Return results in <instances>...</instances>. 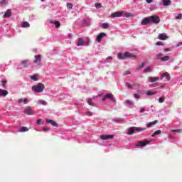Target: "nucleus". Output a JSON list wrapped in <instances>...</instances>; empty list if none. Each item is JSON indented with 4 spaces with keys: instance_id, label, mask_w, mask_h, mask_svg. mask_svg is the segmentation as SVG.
<instances>
[{
    "instance_id": "f257e3e1",
    "label": "nucleus",
    "mask_w": 182,
    "mask_h": 182,
    "mask_svg": "<svg viewBox=\"0 0 182 182\" xmlns=\"http://www.w3.org/2000/svg\"><path fill=\"white\" fill-rule=\"evenodd\" d=\"M122 15H124L125 18H130L131 16H133V14L127 13L126 11H122L112 13L110 15V18H120Z\"/></svg>"
},
{
    "instance_id": "f03ea898",
    "label": "nucleus",
    "mask_w": 182,
    "mask_h": 182,
    "mask_svg": "<svg viewBox=\"0 0 182 182\" xmlns=\"http://www.w3.org/2000/svg\"><path fill=\"white\" fill-rule=\"evenodd\" d=\"M31 89L33 92H35L36 93H42V92L45 90V85L40 82L36 85H33Z\"/></svg>"
},
{
    "instance_id": "7ed1b4c3",
    "label": "nucleus",
    "mask_w": 182,
    "mask_h": 182,
    "mask_svg": "<svg viewBox=\"0 0 182 182\" xmlns=\"http://www.w3.org/2000/svg\"><path fill=\"white\" fill-rule=\"evenodd\" d=\"M117 57H118V59H121V60L127 59V58H134V59H136V55L129 52H127L125 53H118Z\"/></svg>"
},
{
    "instance_id": "20e7f679",
    "label": "nucleus",
    "mask_w": 182,
    "mask_h": 182,
    "mask_svg": "<svg viewBox=\"0 0 182 182\" xmlns=\"http://www.w3.org/2000/svg\"><path fill=\"white\" fill-rule=\"evenodd\" d=\"M146 130V128H141V127H132L128 129L127 134L129 136H132V134H134V132H144Z\"/></svg>"
},
{
    "instance_id": "39448f33",
    "label": "nucleus",
    "mask_w": 182,
    "mask_h": 182,
    "mask_svg": "<svg viewBox=\"0 0 182 182\" xmlns=\"http://www.w3.org/2000/svg\"><path fill=\"white\" fill-rule=\"evenodd\" d=\"M149 20L151 23H160V16L157 15L150 16Z\"/></svg>"
},
{
    "instance_id": "423d86ee",
    "label": "nucleus",
    "mask_w": 182,
    "mask_h": 182,
    "mask_svg": "<svg viewBox=\"0 0 182 182\" xmlns=\"http://www.w3.org/2000/svg\"><path fill=\"white\" fill-rule=\"evenodd\" d=\"M150 141H151V140L138 141L136 146V147H144V146H147V144H150Z\"/></svg>"
},
{
    "instance_id": "0eeeda50",
    "label": "nucleus",
    "mask_w": 182,
    "mask_h": 182,
    "mask_svg": "<svg viewBox=\"0 0 182 182\" xmlns=\"http://www.w3.org/2000/svg\"><path fill=\"white\" fill-rule=\"evenodd\" d=\"M86 45V41L82 38H79L77 41V46H85Z\"/></svg>"
},
{
    "instance_id": "6e6552de",
    "label": "nucleus",
    "mask_w": 182,
    "mask_h": 182,
    "mask_svg": "<svg viewBox=\"0 0 182 182\" xmlns=\"http://www.w3.org/2000/svg\"><path fill=\"white\" fill-rule=\"evenodd\" d=\"M106 99H110L112 102H114V98H113V95L112 94H107L105 97L102 98V102H105Z\"/></svg>"
},
{
    "instance_id": "1a4fd4ad",
    "label": "nucleus",
    "mask_w": 182,
    "mask_h": 182,
    "mask_svg": "<svg viewBox=\"0 0 182 182\" xmlns=\"http://www.w3.org/2000/svg\"><path fill=\"white\" fill-rule=\"evenodd\" d=\"M113 137H114L113 135H101L100 139H101V140H109L113 139Z\"/></svg>"
},
{
    "instance_id": "9d476101",
    "label": "nucleus",
    "mask_w": 182,
    "mask_h": 182,
    "mask_svg": "<svg viewBox=\"0 0 182 182\" xmlns=\"http://www.w3.org/2000/svg\"><path fill=\"white\" fill-rule=\"evenodd\" d=\"M158 38L160 41H167V39H168V36L164 33L159 34Z\"/></svg>"
},
{
    "instance_id": "9b49d317",
    "label": "nucleus",
    "mask_w": 182,
    "mask_h": 182,
    "mask_svg": "<svg viewBox=\"0 0 182 182\" xmlns=\"http://www.w3.org/2000/svg\"><path fill=\"white\" fill-rule=\"evenodd\" d=\"M105 36H106L105 33H100L96 38L97 42H102V39H103Z\"/></svg>"
},
{
    "instance_id": "f8f14e48",
    "label": "nucleus",
    "mask_w": 182,
    "mask_h": 182,
    "mask_svg": "<svg viewBox=\"0 0 182 182\" xmlns=\"http://www.w3.org/2000/svg\"><path fill=\"white\" fill-rule=\"evenodd\" d=\"M23 113H26V114L32 115L33 114L32 108L31 107H27L23 111Z\"/></svg>"
},
{
    "instance_id": "ddd939ff",
    "label": "nucleus",
    "mask_w": 182,
    "mask_h": 182,
    "mask_svg": "<svg viewBox=\"0 0 182 182\" xmlns=\"http://www.w3.org/2000/svg\"><path fill=\"white\" fill-rule=\"evenodd\" d=\"M141 25H149V23H151L150 21V17H146L144 18L141 22Z\"/></svg>"
},
{
    "instance_id": "4468645a",
    "label": "nucleus",
    "mask_w": 182,
    "mask_h": 182,
    "mask_svg": "<svg viewBox=\"0 0 182 182\" xmlns=\"http://www.w3.org/2000/svg\"><path fill=\"white\" fill-rule=\"evenodd\" d=\"M160 80L159 77H149V83H154V82H157Z\"/></svg>"
},
{
    "instance_id": "2eb2a0df",
    "label": "nucleus",
    "mask_w": 182,
    "mask_h": 182,
    "mask_svg": "<svg viewBox=\"0 0 182 182\" xmlns=\"http://www.w3.org/2000/svg\"><path fill=\"white\" fill-rule=\"evenodd\" d=\"M41 60H42V55H35V59L33 60V63H38V62H41Z\"/></svg>"
},
{
    "instance_id": "dca6fc26",
    "label": "nucleus",
    "mask_w": 182,
    "mask_h": 182,
    "mask_svg": "<svg viewBox=\"0 0 182 182\" xmlns=\"http://www.w3.org/2000/svg\"><path fill=\"white\" fill-rule=\"evenodd\" d=\"M12 15V11H11V9H8L4 15V18H10V16Z\"/></svg>"
},
{
    "instance_id": "f3484780",
    "label": "nucleus",
    "mask_w": 182,
    "mask_h": 182,
    "mask_svg": "<svg viewBox=\"0 0 182 182\" xmlns=\"http://www.w3.org/2000/svg\"><path fill=\"white\" fill-rule=\"evenodd\" d=\"M158 60H161L162 62H167V60H170V57L169 56H164L161 58H158Z\"/></svg>"
},
{
    "instance_id": "a211bd4d",
    "label": "nucleus",
    "mask_w": 182,
    "mask_h": 182,
    "mask_svg": "<svg viewBox=\"0 0 182 182\" xmlns=\"http://www.w3.org/2000/svg\"><path fill=\"white\" fill-rule=\"evenodd\" d=\"M162 77H165V80H170V74L168 73H164L162 74Z\"/></svg>"
},
{
    "instance_id": "6ab92c4d",
    "label": "nucleus",
    "mask_w": 182,
    "mask_h": 182,
    "mask_svg": "<svg viewBox=\"0 0 182 182\" xmlns=\"http://www.w3.org/2000/svg\"><path fill=\"white\" fill-rule=\"evenodd\" d=\"M164 6H168L171 4V0H162Z\"/></svg>"
},
{
    "instance_id": "aec40b11",
    "label": "nucleus",
    "mask_w": 182,
    "mask_h": 182,
    "mask_svg": "<svg viewBox=\"0 0 182 182\" xmlns=\"http://www.w3.org/2000/svg\"><path fill=\"white\" fill-rule=\"evenodd\" d=\"M8 95V91L5 90L0 89V97L1 96H6Z\"/></svg>"
},
{
    "instance_id": "412c9836",
    "label": "nucleus",
    "mask_w": 182,
    "mask_h": 182,
    "mask_svg": "<svg viewBox=\"0 0 182 182\" xmlns=\"http://www.w3.org/2000/svg\"><path fill=\"white\" fill-rule=\"evenodd\" d=\"M22 28H29L31 25L27 21H23L21 24Z\"/></svg>"
},
{
    "instance_id": "4be33fe9",
    "label": "nucleus",
    "mask_w": 182,
    "mask_h": 182,
    "mask_svg": "<svg viewBox=\"0 0 182 182\" xmlns=\"http://www.w3.org/2000/svg\"><path fill=\"white\" fill-rule=\"evenodd\" d=\"M157 124V120L153 121L151 122H149L146 124L147 127L150 128L151 126H154V124Z\"/></svg>"
},
{
    "instance_id": "5701e85b",
    "label": "nucleus",
    "mask_w": 182,
    "mask_h": 182,
    "mask_svg": "<svg viewBox=\"0 0 182 182\" xmlns=\"http://www.w3.org/2000/svg\"><path fill=\"white\" fill-rule=\"evenodd\" d=\"M28 131H29V128L25 127H21V128L19 129L20 133H23V132H28Z\"/></svg>"
},
{
    "instance_id": "b1692460",
    "label": "nucleus",
    "mask_w": 182,
    "mask_h": 182,
    "mask_svg": "<svg viewBox=\"0 0 182 182\" xmlns=\"http://www.w3.org/2000/svg\"><path fill=\"white\" fill-rule=\"evenodd\" d=\"M150 72H153V68H151V67H147L144 70V73H149Z\"/></svg>"
},
{
    "instance_id": "393cba45",
    "label": "nucleus",
    "mask_w": 182,
    "mask_h": 182,
    "mask_svg": "<svg viewBox=\"0 0 182 182\" xmlns=\"http://www.w3.org/2000/svg\"><path fill=\"white\" fill-rule=\"evenodd\" d=\"M159 134H161V130H160V129L156 131V132L151 135V137H156V136H159Z\"/></svg>"
},
{
    "instance_id": "a878e982",
    "label": "nucleus",
    "mask_w": 182,
    "mask_h": 182,
    "mask_svg": "<svg viewBox=\"0 0 182 182\" xmlns=\"http://www.w3.org/2000/svg\"><path fill=\"white\" fill-rule=\"evenodd\" d=\"M21 63H22L23 68H28V65L29 63V61L28 60H25L22 61Z\"/></svg>"
},
{
    "instance_id": "bb28decb",
    "label": "nucleus",
    "mask_w": 182,
    "mask_h": 182,
    "mask_svg": "<svg viewBox=\"0 0 182 182\" xmlns=\"http://www.w3.org/2000/svg\"><path fill=\"white\" fill-rule=\"evenodd\" d=\"M43 122H45V120L43 119H39L37 120L36 124H38V126L43 124Z\"/></svg>"
},
{
    "instance_id": "cd10ccee",
    "label": "nucleus",
    "mask_w": 182,
    "mask_h": 182,
    "mask_svg": "<svg viewBox=\"0 0 182 182\" xmlns=\"http://www.w3.org/2000/svg\"><path fill=\"white\" fill-rule=\"evenodd\" d=\"M156 93L157 92L154 91H150V90L146 92L147 96H152V95H156Z\"/></svg>"
},
{
    "instance_id": "c85d7f7f",
    "label": "nucleus",
    "mask_w": 182,
    "mask_h": 182,
    "mask_svg": "<svg viewBox=\"0 0 182 182\" xmlns=\"http://www.w3.org/2000/svg\"><path fill=\"white\" fill-rule=\"evenodd\" d=\"M39 105H43V106H46L48 105V102L45 100H38Z\"/></svg>"
},
{
    "instance_id": "c756f323",
    "label": "nucleus",
    "mask_w": 182,
    "mask_h": 182,
    "mask_svg": "<svg viewBox=\"0 0 182 182\" xmlns=\"http://www.w3.org/2000/svg\"><path fill=\"white\" fill-rule=\"evenodd\" d=\"M144 66H146V63H142L141 65L138 66L137 70H140L143 69V68H144Z\"/></svg>"
},
{
    "instance_id": "7c9ffc66",
    "label": "nucleus",
    "mask_w": 182,
    "mask_h": 182,
    "mask_svg": "<svg viewBox=\"0 0 182 182\" xmlns=\"http://www.w3.org/2000/svg\"><path fill=\"white\" fill-rule=\"evenodd\" d=\"M102 28H103V29H107V28H109V23H102Z\"/></svg>"
},
{
    "instance_id": "2f4dec72",
    "label": "nucleus",
    "mask_w": 182,
    "mask_h": 182,
    "mask_svg": "<svg viewBox=\"0 0 182 182\" xmlns=\"http://www.w3.org/2000/svg\"><path fill=\"white\" fill-rule=\"evenodd\" d=\"M171 132H173V133H182V129H171Z\"/></svg>"
},
{
    "instance_id": "473e14b6",
    "label": "nucleus",
    "mask_w": 182,
    "mask_h": 182,
    "mask_svg": "<svg viewBox=\"0 0 182 182\" xmlns=\"http://www.w3.org/2000/svg\"><path fill=\"white\" fill-rule=\"evenodd\" d=\"M1 5H8V0H1L0 1Z\"/></svg>"
},
{
    "instance_id": "72a5a7b5",
    "label": "nucleus",
    "mask_w": 182,
    "mask_h": 182,
    "mask_svg": "<svg viewBox=\"0 0 182 182\" xmlns=\"http://www.w3.org/2000/svg\"><path fill=\"white\" fill-rule=\"evenodd\" d=\"M53 23H54L55 28H60V22L55 21Z\"/></svg>"
},
{
    "instance_id": "f704fd0d",
    "label": "nucleus",
    "mask_w": 182,
    "mask_h": 182,
    "mask_svg": "<svg viewBox=\"0 0 182 182\" xmlns=\"http://www.w3.org/2000/svg\"><path fill=\"white\" fill-rule=\"evenodd\" d=\"M23 102L26 103V102H28V99L27 98H24V99L18 100V103H23Z\"/></svg>"
},
{
    "instance_id": "c9c22d12",
    "label": "nucleus",
    "mask_w": 182,
    "mask_h": 182,
    "mask_svg": "<svg viewBox=\"0 0 182 182\" xmlns=\"http://www.w3.org/2000/svg\"><path fill=\"white\" fill-rule=\"evenodd\" d=\"M31 79L32 80H34V82H36L38 80V77L36 76V75H34L33 76H31Z\"/></svg>"
},
{
    "instance_id": "e433bc0d",
    "label": "nucleus",
    "mask_w": 182,
    "mask_h": 182,
    "mask_svg": "<svg viewBox=\"0 0 182 182\" xmlns=\"http://www.w3.org/2000/svg\"><path fill=\"white\" fill-rule=\"evenodd\" d=\"M95 8L99 9L102 8V4H100V3H95Z\"/></svg>"
},
{
    "instance_id": "4c0bfd02",
    "label": "nucleus",
    "mask_w": 182,
    "mask_h": 182,
    "mask_svg": "<svg viewBox=\"0 0 182 182\" xmlns=\"http://www.w3.org/2000/svg\"><path fill=\"white\" fill-rule=\"evenodd\" d=\"M8 81H6V80H2L1 81V83H2V87L4 88V89H6V85H5V83H6Z\"/></svg>"
},
{
    "instance_id": "58836bf2",
    "label": "nucleus",
    "mask_w": 182,
    "mask_h": 182,
    "mask_svg": "<svg viewBox=\"0 0 182 182\" xmlns=\"http://www.w3.org/2000/svg\"><path fill=\"white\" fill-rule=\"evenodd\" d=\"M67 7L68 9H72L73 8V4H70V3H68L67 4Z\"/></svg>"
},
{
    "instance_id": "ea45409f",
    "label": "nucleus",
    "mask_w": 182,
    "mask_h": 182,
    "mask_svg": "<svg viewBox=\"0 0 182 182\" xmlns=\"http://www.w3.org/2000/svg\"><path fill=\"white\" fill-rule=\"evenodd\" d=\"M156 45L157 46H163V45H164V44L161 41H158V42L156 43Z\"/></svg>"
},
{
    "instance_id": "a19ab883",
    "label": "nucleus",
    "mask_w": 182,
    "mask_h": 182,
    "mask_svg": "<svg viewBox=\"0 0 182 182\" xmlns=\"http://www.w3.org/2000/svg\"><path fill=\"white\" fill-rule=\"evenodd\" d=\"M159 103H164V97H159Z\"/></svg>"
},
{
    "instance_id": "79ce46f5",
    "label": "nucleus",
    "mask_w": 182,
    "mask_h": 182,
    "mask_svg": "<svg viewBox=\"0 0 182 182\" xmlns=\"http://www.w3.org/2000/svg\"><path fill=\"white\" fill-rule=\"evenodd\" d=\"M86 116H92L93 113H92V112L90 111H87V112H85Z\"/></svg>"
},
{
    "instance_id": "37998d69",
    "label": "nucleus",
    "mask_w": 182,
    "mask_h": 182,
    "mask_svg": "<svg viewBox=\"0 0 182 182\" xmlns=\"http://www.w3.org/2000/svg\"><path fill=\"white\" fill-rule=\"evenodd\" d=\"M125 102H126L127 105H133L132 101H130L129 100H127Z\"/></svg>"
},
{
    "instance_id": "c03bdc74",
    "label": "nucleus",
    "mask_w": 182,
    "mask_h": 182,
    "mask_svg": "<svg viewBox=\"0 0 182 182\" xmlns=\"http://www.w3.org/2000/svg\"><path fill=\"white\" fill-rule=\"evenodd\" d=\"M52 126H54V127H58V123L55 121H53V122H51Z\"/></svg>"
},
{
    "instance_id": "a18cd8bd",
    "label": "nucleus",
    "mask_w": 182,
    "mask_h": 182,
    "mask_svg": "<svg viewBox=\"0 0 182 182\" xmlns=\"http://www.w3.org/2000/svg\"><path fill=\"white\" fill-rule=\"evenodd\" d=\"M163 53H159L158 54H156V58L157 59H159V58H162Z\"/></svg>"
},
{
    "instance_id": "49530a36",
    "label": "nucleus",
    "mask_w": 182,
    "mask_h": 182,
    "mask_svg": "<svg viewBox=\"0 0 182 182\" xmlns=\"http://www.w3.org/2000/svg\"><path fill=\"white\" fill-rule=\"evenodd\" d=\"M87 103H88V105H90V106H93V102H92L91 100H88Z\"/></svg>"
},
{
    "instance_id": "de8ad7c7",
    "label": "nucleus",
    "mask_w": 182,
    "mask_h": 182,
    "mask_svg": "<svg viewBox=\"0 0 182 182\" xmlns=\"http://www.w3.org/2000/svg\"><path fill=\"white\" fill-rule=\"evenodd\" d=\"M182 18V14H180L177 16H176V19H181Z\"/></svg>"
},
{
    "instance_id": "09e8293b",
    "label": "nucleus",
    "mask_w": 182,
    "mask_h": 182,
    "mask_svg": "<svg viewBox=\"0 0 182 182\" xmlns=\"http://www.w3.org/2000/svg\"><path fill=\"white\" fill-rule=\"evenodd\" d=\"M134 96L135 99H140V95L139 94H134Z\"/></svg>"
},
{
    "instance_id": "8fccbe9b",
    "label": "nucleus",
    "mask_w": 182,
    "mask_h": 182,
    "mask_svg": "<svg viewBox=\"0 0 182 182\" xmlns=\"http://www.w3.org/2000/svg\"><path fill=\"white\" fill-rule=\"evenodd\" d=\"M53 122V120H52V119H46V123L52 124Z\"/></svg>"
},
{
    "instance_id": "3c124183",
    "label": "nucleus",
    "mask_w": 182,
    "mask_h": 182,
    "mask_svg": "<svg viewBox=\"0 0 182 182\" xmlns=\"http://www.w3.org/2000/svg\"><path fill=\"white\" fill-rule=\"evenodd\" d=\"M43 132H48V131H49V128H48V127H43Z\"/></svg>"
},
{
    "instance_id": "603ef678",
    "label": "nucleus",
    "mask_w": 182,
    "mask_h": 182,
    "mask_svg": "<svg viewBox=\"0 0 182 182\" xmlns=\"http://www.w3.org/2000/svg\"><path fill=\"white\" fill-rule=\"evenodd\" d=\"M146 4H151L153 0H146Z\"/></svg>"
},
{
    "instance_id": "864d4df0",
    "label": "nucleus",
    "mask_w": 182,
    "mask_h": 182,
    "mask_svg": "<svg viewBox=\"0 0 182 182\" xmlns=\"http://www.w3.org/2000/svg\"><path fill=\"white\" fill-rule=\"evenodd\" d=\"M127 86L128 89H130L132 87V85L130 84H129V82H127Z\"/></svg>"
},
{
    "instance_id": "5fc2aeb1",
    "label": "nucleus",
    "mask_w": 182,
    "mask_h": 182,
    "mask_svg": "<svg viewBox=\"0 0 182 182\" xmlns=\"http://www.w3.org/2000/svg\"><path fill=\"white\" fill-rule=\"evenodd\" d=\"M146 112V109L144 108H141V113H144Z\"/></svg>"
},
{
    "instance_id": "6e6d98bb",
    "label": "nucleus",
    "mask_w": 182,
    "mask_h": 182,
    "mask_svg": "<svg viewBox=\"0 0 182 182\" xmlns=\"http://www.w3.org/2000/svg\"><path fill=\"white\" fill-rule=\"evenodd\" d=\"M124 75H130V72L126 71V72L124 73Z\"/></svg>"
},
{
    "instance_id": "4d7b16f0",
    "label": "nucleus",
    "mask_w": 182,
    "mask_h": 182,
    "mask_svg": "<svg viewBox=\"0 0 182 182\" xmlns=\"http://www.w3.org/2000/svg\"><path fill=\"white\" fill-rule=\"evenodd\" d=\"M107 59L112 60V59H113V58L112 57H108Z\"/></svg>"
},
{
    "instance_id": "13d9d810",
    "label": "nucleus",
    "mask_w": 182,
    "mask_h": 182,
    "mask_svg": "<svg viewBox=\"0 0 182 182\" xmlns=\"http://www.w3.org/2000/svg\"><path fill=\"white\" fill-rule=\"evenodd\" d=\"M165 50L168 51V50H170V49H168V48H165Z\"/></svg>"
},
{
    "instance_id": "bf43d9fd",
    "label": "nucleus",
    "mask_w": 182,
    "mask_h": 182,
    "mask_svg": "<svg viewBox=\"0 0 182 182\" xmlns=\"http://www.w3.org/2000/svg\"><path fill=\"white\" fill-rule=\"evenodd\" d=\"M161 88L164 87V85H161Z\"/></svg>"
},
{
    "instance_id": "052dcab7",
    "label": "nucleus",
    "mask_w": 182,
    "mask_h": 182,
    "mask_svg": "<svg viewBox=\"0 0 182 182\" xmlns=\"http://www.w3.org/2000/svg\"><path fill=\"white\" fill-rule=\"evenodd\" d=\"M134 2H137V0H134Z\"/></svg>"
},
{
    "instance_id": "680f3d73",
    "label": "nucleus",
    "mask_w": 182,
    "mask_h": 182,
    "mask_svg": "<svg viewBox=\"0 0 182 182\" xmlns=\"http://www.w3.org/2000/svg\"><path fill=\"white\" fill-rule=\"evenodd\" d=\"M43 1H45V0H41V2H43Z\"/></svg>"
}]
</instances>
